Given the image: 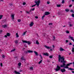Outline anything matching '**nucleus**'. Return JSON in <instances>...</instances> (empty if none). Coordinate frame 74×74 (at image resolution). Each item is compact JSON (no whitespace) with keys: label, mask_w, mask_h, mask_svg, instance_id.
<instances>
[{"label":"nucleus","mask_w":74,"mask_h":74,"mask_svg":"<svg viewBox=\"0 0 74 74\" xmlns=\"http://www.w3.org/2000/svg\"><path fill=\"white\" fill-rule=\"evenodd\" d=\"M26 32H27V31L24 32L23 34H22V36H25V34L26 33Z\"/></svg>","instance_id":"obj_19"},{"label":"nucleus","mask_w":74,"mask_h":74,"mask_svg":"<svg viewBox=\"0 0 74 74\" xmlns=\"http://www.w3.org/2000/svg\"><path fill=\"white\" fill-rule=\"evenodd\" d=\"M69 26L70 27H72L74 26V24H69Z\"/></svg>","instance_id":"obj_16"},{"label":"nucleus","mask_w":74,"mask_h":74,"mask_svg":"<svg viewBox=\"0 0 74 74\" xmlns=\"http://www.w3.org/2000/svg\"><path fill=\"white\" fill-rule=\"evenodd\" d=\"M39 56L40 58H41V59H42V56H41V54H40L39 55Z\"/></svg>","instance_id":"obj_37"},{"label":"nucleus","mask_w":74,"mask_h":74,"mask_svg":"<svg viewBox=\"0 0 74 74\" xmlns=\"http://www.w3.org/2000/svg\"><path fill=\"white\" fill-rule=\"evenodd\" d=\"M35 3H36V4H35L34 5L32 6V7H33L35 6H36V5H37L38 7L39 6V5L40 3H41V1H40V0H38L37 1H35Z\"/></svg>","instance_id":"obj_2"},{"label":"nucleus","mask_w":74,"mask_h":74,"mask_svg":"<svg viewBox=\"0 0 74 74\" xmlns=\"http://www.w3.org/2000/svg\"><path fill=\"white\" fill-rule=\"evenodd\" d=\"M60 51H64V49L62 48V47H60Z\"/></svg>","instance_id":"obj_11"},{"label":"nucleus","mask_w":74,"mask_h":74,"mask_svg":"<svg viewBox=\"0 0 74 74\" xmlns=\"http://www.w3.org/2000/svg\"><path fill=\"white\" fill-rule=\"evenodd\" d=\"M56 6L57 7H61V5L60 4H57Z\"/></svg>","instance_id":"obj_20"},{"label":"nucleus","mask_w":74,"mask_h":74,"mask_svg":"<svg viewBox=\"0 0 74 74\" xmlns=\"http://www.w3.org/2000/svg\"><path fill=\"white\" fill-rule=\"evenodd\" d=\"M61 62L63 63V65H61L60 66L61 67H63L64 69H69V67L70 64H71L72 63H70L69 64H67L66 65L65 64L66 61H64V59L63 58V57H61L60 58Z\"/></svg>","instance_id":"obj_1"},{"label":"nucleus","mask_w":74,"mask_h":74,"mask_svg":"<svg viewBox=\"0 0 74 74\" xmlns=\"http://www.w3.org/2000/svg\"><path fill=\"white\" fill-rule=\"evenodd\" d=\"M71 12H72L73 13H74V11L73 10H71Z\"/></svg>","instance_id":"obj_38"},{"label":"nucleus","mask_w":74,"mask_h":74,"mask_svg":"<svg viewBox=\"0 0 74 74\" xmlns=\"http://www.w3.org/2000/svg\"><path fill=\"white\" fill-rule=\"evenodd\" d=\"M72 52H73L72 53L73 54H74V47L72 48Z\"/></svg>","instance_id":"obj_17"},{"label":"nucleus","mask_w":74,"mask_h":74,"mask_svg":"<svg viewBox=\"0 0 74 74\" xmlns=\"http://www.w3.org/2000/svg\"><path fill=\"white\" fill-rule=\"evenodd\" d=\"M61 71L62 73H64V72H65V71H66V69H65L64 68L61 69Z\"/></svg>","instance_id":"obj_5"},{"label":"nucleus","mask_w":74,"mask_h":74,"mask_svg":"<svg viewBox=\"0 0 74 74\" xmlns=\"http://www.w3.org/2000/svg\"><path fill=\"white\" fill-rule=\"evenodd\" d=\"M35 18L36 19H38V17L37 16H36Z\"/></svg>","instance_id":"obj_48"},{"label":"nucleus","mask_w":74,"mask_h":74,"mask_svg":"<svg viewBox=\"0 0 74 74\" xmlns=\"http://www.w3.org/2000/svg\"><path fill=\"white\" fill-rule=\"evenodd\" d=\"M12 5V4H10V5Z\"/></svg>","instance_id":"obj_61"},{"label":"nucleus","mask_w":74,"mask_h":74,"mask_svg":"<svg viewBox=\"0 0 74 74\" xmlns=\"http://www.w3.org/2000/svg\"><path fill=\"white\" fill-rule=\"evenodd\" d=\"M0 65L1 66V67H3V64H2V63H0Z\"/></svg>","instance_id":"obj_47"},{"label":"nucleus","mask_w":74,"mask_h":74,"mask_svg":"<svg viewBox=\"0 0 74 74\" xmlns=\"http://www.w3.org/2000/svg\"><path fill=\"white\" fill-rule=\"evenodd\" d=\"M34 25V23L33 22H31V23L29 24V26L30 27H32V26H33V25Z\"/></svg>","instance_id":"obj_6"},{"label":"nucleus","mask_w":74,"mask_h":74,"mask_svg":"<svg viewBox=\"0 0 74 74\" xmlns=\"http://www.w3.org/2000/svg\"><path fill=\"white\" fill-rule=\"evenodd\" d=\"M69 55H71V53H69Z\"/></svg>","instance_id":"obj_56"},{"label":"nucleus","mask_w":74,"mask_h":74,"mask_svg":"<svg viewBox=\"0 0 74 74\" xmlns=\"http://www.w3.org/2000/svg\"><path fill=\"white\" fill-rule=\"evenodd\" d=\"M20 12H22V11H20Z\"/></svg>","instance_id":"obj_63"},{"label":"nucleus","mask_w":74,"mask_h":74,"mask_svg":"<svg viewBox=\"0 0 74 74\" xmlns=\"http://www.w3.org/2000/svg\"><path fill=\"white\" fill-rule=\"evenodd\" d=\"M1 1H3V0H1Z\"/></svg>","instance_id":"obj_62"},{"label":"nucleus","mask_w":74,"mask_h":74,"mask_svg":"<svg viewBox=\"0 0 74 74\" xmlns=\"http://www.w3.org/2000/svg\"><path fill=\"white\" fill-rule=\"evenodd\" d=\"M44 17H45V15H43L42 16V20H43L44 19Z\"/></svg>","instance_id":"obj_32"},{"label":"nucleus","mask_w":74,"mask_h":74,"mask_svg":"<svg viewBox=\"0 0 74 74\" xmlns=\"http://www.w3.org/2000/svg\"><path fill=\"white\" fill-rule=\"evenodd\" d=\"M72 73H74V71H72Z\"/></svg>","instance_id":"obj_57"},{"label":"nucleus","mask_w":74,"mask_h":74,"mask_svg":"<svg viewBox=\"0 0 74 74\" xmlns=\"http://www.w3.org/2000/svg\"><path fill=\"white\" fill-rule=\"evenodd\" d=\"M7 36H8V37H9L10 36V34L9 33H8L7 34Z\"/></svg>","instance_id":"obj_23"},{"label":"nucleus","mask_w":74,"mask_h":74,"mask_svg":"<svg viewBox=\"0 0 74 74\" xmlns=\"http://www.w3.org/2000/svg\"><path fill=\"white\" fill-rule=\"evenodd\" d=\"M2 57L3 58H5V56L4 55H2Z\"/></svg>","instance_id":"obj_34"},{"label":"nucleus","mask_w":74,"mask_h":74,"mask_svg":"<svg viewBox=\"0 0 74 74\" xmlns=\"http://www.w3.org/2000/svg\"><path fill=\"white\" fill-rule=\"evenodd\" d=\"M72 7V5H69V7Z\"/></svg>","instance_id":"obj_51"},{"label":"nucleus","mask_w":74,"mask_h":74,"mask_svg":"<svg viewBox=\"0 0 74 74\" xmlns=\"http://www.w3.org/2000/svg\"><path fill=\"white\" fill-rule=\"evenodd\" d=\"M66 33H67V34H68L70 33V32L68 31H66Z\"/></svg>","instance_id":"obj_35"},{"label":"nucleus","mask_w":74,"mask_h":74,"mask_svg":"<svg viewBox=\"0 0 74 74\" xmlns=\"http://www.w3.org/2000/svg\"><path fill=\"white\" fill-rule=\"evenodd\" d=\"M67 69H68V70H72V71H73L74 70V69H72L71 68H67Z\"/></svg>","instance_id":"obj_18"},{"label":"nucleus","mask_w":74,"mask_h":74,"mask_svg":"<svg viewBox=\"0 0 74 74\" xmlns=\"http://www.w3.org/2000/svg\"><path fill=\"white\" fill-rule=\"evenodd\" d=\"M46 48H47V49H50V47H49L47 46V45H45L44 46Z\"/></svg>","instance_id":"obj_15"},{"label":"nucleus","mask_w":74,"mask_h":74,"mask_svg":"<svg viewBox=\"0 0 74 74\" xmlns=\"http://www.w3.org/2000/svg\"><path fill=\"white\" fill-rule=\"evenodd\" d=\"M25 4H26V3L25 2H23V5H25Z\"/></svg>","instance_id":"obj_43"},{"label":"nucleus","mask_w":74,"mask_h":74,"mask_svg":"<svg viewBox=\"0 0 74 74\" xmlns=\"http://www.w3.org/2000/svg\"><path fill=\"white\" fill-rule=\"evenodd\" d=\"M47 4H49L50 3V2L49 1H47Z\"/></svg>","instance_id":"obj_46"},{"label":"nucleus","mask_w":74,"mask_h":74,"mask_svg":"<svg viewBox=\"0 0 74 74\" xmlns=\"http://www.w3.org/2000/svg\"><path fill=\"white\" fill-rule=\"evenodd\" d=\"M18 65L19 66H21V62H19L18 64Z\"/></svg>","instance_id":"obj_27"},{"label":"nucleus","mask_w":74,"mask_h":74,"mask_svg":"<svg viewBox=\"0 0 74 74\" xmlns=\"http://www.w3.org/2000/svg\"><path fill=\"white\" fill-rule=\"evenodd\" d=\"M30 70L31 71L33 70V67H30Z\"/></svg>","instance_id":"obj_22"},{"label":"nucleus","mask_w":74,"mask_h":74,"mask_svg":"<svg viewBox=\"0 0 74 74\" xmlns=\"http://www.w3.org/2000/svg\"><path fill=\"white\" fill-rule=\"evenodd\" d=\"M34 10H35L34 8L32 9V10H31L29 11V12H31V11H34Z\"/></svg>","instance_id":"obj_36"},{"label":"nucleus","mask_w":74,"mask_h":74,"mask_svg":"<svg viewBox=\"0 0 74 74\" xmlns=\"http://www.w3.org/2000/svg\"><path fill=\"white\" fill-rule=\"evenodd\" d=\"M43 55H45V56H49V55L47 53H43Z\"/></svg>","instance_id":"obj_9"},{"label":"nucleus","mask_w":74,"mask_h":74,"mask_svg":"<svg viewBox=\"0 0 74 74\" xmlns=\"http://www.w3.org/2000/svg\"><path fill=\"white\" fill-rule=\"evenodd\" d=\"M2 51V50L1 49H0V52H1Z\"/></svg>","instance_id":"obj_54"},{"label":"nucleus","mask_w":74,"mask_h":74,"mask_svg":"<svg viewBox=\"0 0 74 74\" xmlns=\"http://www.w3.org/2000/svg\"><path fill=\"white\" fill-rule=\"evenodd\" d=\"M17 21L18 22H20L21 21V20L20 19H18Z\"/></svg>","instance_id":"obj_33"},{"label":"nucleus","mask_w":74,"mask_h":74,"mask_svg":"<svg viewBox=\"0 0 74 74\" xmlns=\"http://www.w3.org/2000/svg\"><path fill=\"white\" fill-rule=\"evenodd\" d=\"M53 57V56H49V58H52Z\"/></svg>","instance_id":"obj_40"},{"label":"nucleus","mask_w":74,"mask_h":74,"mask_svg":"<svg viewBox=\"0 0 74 74\" xmlns=\"http://www.w3.org/2000/svg\"><path fill=\"white\" fill-rule=\"evenodd\" d=\"M4 37H7V36L5 35Z\"/></svg>","instance_id":"obj_53"},{"label":"nucleus","mask_w":74,"mask_h":74,"mask_svg":"<svg viewBox=\"0 0 74 74\" xmlns=\"http://www.w3.org/2000/svg\"><path fill=\"white\" fill-rule=\"evenodd\" d=\"M66 43H67V42H69V41H68V40H66Z\"/></svg>","instance_id":"obj_50"},{"label":"nucleus","mask_w":74,"mask_h":74,"mask_svg":"<svg viewBox=\"0 0 74 74\" xmlns=\"http://www.w3.org/2000/svg\"><path fill=\"white\" fill-rule=\"evenodd\" d=\"M50 13L48 12H45V15H49Z\"/></svg>","instance_id":"obj_7"},{"label":"nucleus","mask_w":74,"mask_h":74,"mask_svg":"<svg viewBox=\"0 0 74 74\" xmlns=\"http://www.w3.org/2000/svg\"><path fill=\"white\" fill-rule=\"evenodd\" d=\"M61 58V56L60 55H59V59H58V61L59 62H60V59Z\"/></svg>","instance_id":"obj_10"},{"label":"nucleus","mask_w":74,"mask_h":74,"mask_svg":"<svg viewBox=\"0 0 74 74\" xmlns=\"http://www.w3.org/2000/svg\"><path fill=\"white\" fill-rule=\"evenodd\" d=\"M73 47H74V45H73Z\"/></svg>","instance_id":"obj_64"},{"label":"nucleus","mask_w":74,"mask_h":74,"mask_svg":"<svg viewBox=\"0 0 74 74\" xmlns=\"http://www.w3.org/2000/svg\"><path fill=\"white\" fill-rule=\"evenodd\" d=\"M28 52V53H33V51L31 50H27V51H26V53H27Z\"/></svg>","instance_id":"obj_8"},{"label":"nucleus","mask_w":74,"mask_h":74,"mask_svg":"<svg viewBox=\"0 0 74 74\" xmlns=\"http://www.w3.org/2000/svg\"><path fill=\"white\" fill-rule=\"evenodd\" d=\"M69 45H72V44L70 42L69 43Z\"/></svg>","instance_id":"obj_52"},{"label":"nucleus","mask_w":74,"mask_h":74,"mask_svg":"<svg viewBox=\"0 0 74 74\" xmlns=\"http://www.w3.org/2000/svg\"><path fill=\"white\" fill-rule=\"evenodd\" d=\"M36 43L37 44H38V45L39 44V42H38V40H37L36 42Z\"/></svg>","instance_id":"obj_31"},{"label":"nucleus","mask_w":74,"mask_h":74,"mask_svg":"<svg viewBox=\"0 0 74 74\" xmlns=\"http://www.w3.org/2000/svg\"><path fill=\"white\" fill-rule=\"evenodd\" d=\"M23 43H27L28 45H30L31 44V42L29 41H27L26 40H22Z\"/></svg>","instance_id":"obj_3"},{"label":"nucleus","mask_w":74,"mask_h":74,"mask_svg":"<svg viewBox=\"0 0 74 74\" xmlns=\"http://www.w3.org/2000/svg\"><path fill=\"white\" fill-rule=\"evenodd\" d=\"M16 37H19V35H18V33H16Z\"/></svg>","instance_id":"obj_24"},{"label":"nucleus","mask_w":74,"mask_h":74,"mask_svg":"<svg viewBox=\"0 0 74 74\" xmlns=\"http://www.w3.org/2000/svg\"><path fill=\"white\" fill-rule=\"evenodd\" d=\"M53 24L52 23H49V25H52Z\"/></svg>","instance_id":"obj_39"},{"label":"nucleus","mask_w":74,"mask_h":74,"mask_svg":"<svg viewBox=\"0 0 74 74\" xmlns=\"http://www.w3.org/2000/svg\"><path fill=\"white\" fill-rule=\"evenodd\" d=\"M2 17H3V15H0V19H2Z\"/></svg>","instance_id":"obj_29"},{"label":"nucleus","mask_w":74,"mask_h":74,"mask_svg":"<svg viewBox=\"0 0 74 74\" xmlns=\"http://www.w3.org/2000/svg\"><path fill=\"white\" fill-rule=\"evenodd\" d=\"M56 71H58L60 70V67L57 66V69H55Z\"/></svg>","instance_id":"obj_4"},{"label":"nucleus","mask_w":74,"mask_h":74,"mask_svg":"<svg viewBox=\"0 0 74 74\" xmlns=\"http://www.w3.org/2000/svg\"><path fill=\"white\" fill-rule=\"evenodd\" d=\"M11 17L12 18V20H13V19H14V14L12 15Z\"/></svg>","instance_id":"obj_12"},{"label":"nucleus","mask_w":74,"mask_h":74,"mask_svg":"<svg viewBox=\"0 0 74 74\" xmlns=\"http://www.w3.org/2000/svg\"><path fill=\"white\" fill-rule=\"evenodd\" d=\"M65 11H66V12H69V10L67 9H66Z\"/></svg>","instance_id":"obj_28"},{"label":"nucleus","mask_w":74,"mask_h":74,"mask_svg":"<svg viewBox=\"0 0 74 74\" xmlns=\"http://www.w3.org/2000/svg\"><path fill=\"white\" fill-rule=\"evenodd\" d=\"M64 27H66V25H64L63 26Z\"/></svg>","instance_id":"obj_60"},{"label":"nucleus","mask_w":74,"mask_h":74,"mask_svg":"<svg viewBox=\"0 0 74 74\" xmlns=\"http://www.w3.org/2000/svg\"><path fill=\"white\" fill-rule=\"evenodd\" d=\"M29 12H28V11H27L26 12V13H27V14H29Z\"/></svg>","instance_id":"obj_49"},{"label":"nucleus","mask_w":74,"mask_h":74,"mask_svg":"<svg viewBox=\"0 0 74 74\" xmlns=\"http://www.w3.org/2000/svg\"><path fill=\"white\" fill-rule=\"evenodd\" d=\"M72 1H73V2H74V0H72Z\"/></svg>","instance_id":"obj_59"},{"label":"nucleus","mask_w":74,"mask_h":74,"mask_svg":"<svg viewBox=\"0 0 74 74\" xmlns=\"http://www.w3.org/2000/svg\"><path fill=\"white\" fill-rule=\"evenodd\" d=\"M2 32H3V31L2 30H0V34H1L2 33Z\"/></svg>","instance_id":"obj_41"},{"label":"nucleus","mask_w":74,"mask_h":74,"mask_svg":"<svg viewBox=\"0 0 74 74\" xmlns=\"http://www.w3.org/2000/svg\"><path fill=\"white\" fill-rule=\"evenodd\" d=\"M42 62V60H41L39 62L38 64H40L41 63V62Z\"/></svg>","instance_id":"obj_26"},{"label":"nucleus","mask_w":74,"mask_h":74,"mask_svg":"<svg viewBox=\"0 0 74 74\" xmlns=\"http://www.w3.org/2000/svg\"><path fill=\"white\" fill-rule=\"evenodd\" d=\"M50 51H52V49H50Z\"/></svg>","instance_id":"obj_58"},{"label":"nucleus","mask_w":74,"mask_h":74,"mask_svg":"<svg viewBox=\"0 0 74 74\" xmlns=\"http://www.w3.org/2000/svg\"><path fill=\"white\" fill-rule=\"evenodd\" d=\"M14 42L15 44H18V41L17 40H15Z\"/></svg>","instance_id":"obj_25"},{"label":"nucleus","mask_w":74,"mask_h":74,"mask_svg":"<svg viewBox=\"0 0 74 74\" xmlns=\"http://www.w3.org/2000/svg\"><path fill=\"white\" fill-rule=\"evenodd\" d=\"M2 27L3 28H5V27H7V25H3Z\"/></svg>","instance_id":"obj_13"},{"label":"nucleus","mask_w":74,"mask_h":74,"mask_svg":"<svg viewBox=\"0 0 74 74\" xmlns=\"http://www.w3.org/2000/svg\"><path fill=\"white\" fill-rule=\"evenodd\" d=\"M34 53H35L36 55H38V53H37V51H34Z\"/></svg>","instance_id":"obj_21"},{"label":"nucleus","mask_w":74,"mask_h":74,"mask_svg":"<svg viewBox=\"0 0 74 74\" xmlns=\"http://www.w3.org/2000/svg\"><path fill=\"white\" fill-rule=\"evenodd\" d=\"M21 60H24V61H25L26 60V59L24 58L23 57H21Z\"/></svg>","instance_id":"obj_14"},{"label":"nucleus","mask_w":74,"mask_h":74,"mask_svg":"<svg viewBox=\"0 0 74 74\" xmlns=\"http://www.w3.org/2000/svg\"><path fill=\"white\" fill-rule=\"evenodd\" d=\"M62 4H64V1H62Z\"/></svg>","instance_id":"obj_45"},{"label":"nucleus","mask_w":74,"mask_h":74,"mask_svg":"<svg viewBox=\"0 0 74 74\" xmlns=\"http://www.w3.org/2000/svg\"><path fill=\"white\" fill-rule=\"evenodd\" d=\"M53 48H52V50H53L54 49V48H55V45H52Z\"/></svg>","instance_id":"obj_30"},{"label":"nucleus","mask_w":74,"mask_h":74,"mask_svg":"<svg viewBox=\"0 0 74 74\" xmlns=\"http://www.w3.org/2000/svg\"><path fill=\"white\" fill-rule=\"evenodd\" d=\"M72 17H73L74 18V14H72Z\"/></svg>","instance_id":"obj_42"},{"label":"nucleus","mask_w":74,"mask_h":74,"mask_svg":"<svg viewBox=\"0 0 74 74\" xmlns=\"http://www.w3.org/2000/svg\"><path fill=\"white\" fill-rule=\"evenodd\" d=\"M53 38L54 39H55V36H53Z\"/></svg>","instance_id":"obj_55"},{"label":"nucleus","mask_w":74,"mask_h":74,"mask_svg":"<svg viewBox=\"0 0 74 74\" xmlns=\"http://www.w3.org/2000/svg\"><path fill=\"white\" fill-rule=\"evenodd\" d=\"M15 50V49H13L11 51V52H13V51H14Z\"/></svg>","instance_id":"obj_44"}]
</instances>
